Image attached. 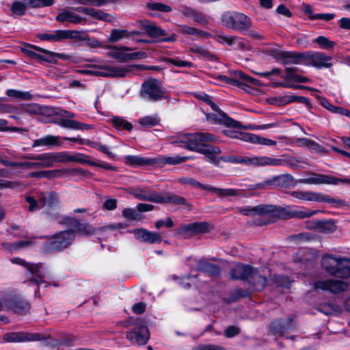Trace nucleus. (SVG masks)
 Here are the masks:
<instances>
[{"mask_svg": "<svg viewBox=\"0 0 350 350\" xmlns=\"http://www.w3.org/2000/svg\"><path fill=\"white\" fill-rule=\"evenodd\" d=\"M216 139V137L209 133H195L180 135L176 142L183 144L185 148L203 154L211 162L216 163V155L221 153L220 148L204 145V142H215Z\"/></svg>", "mask_w": 350, "mask_h": 350, "instance_id": "1", "label": "nucleus"}, {"mask_svg": "<svg viewBox=\"0 0 350 350\" xmlns=\"http://www.w3.org/2000/svg\"><path fill=\"white\" fill-rule=\"evenodd\" d=\"M128 192L137 200L157 204H187L183 197L167 192L158 193L148 187L136 186L129 188Z\"/></svg>", "mask_w": 350, "mask_h": 350, "instance_id": "2", "label": "nucleus"}, {"mask_svg": "<svg viewBox=\"0 0 350 350\" xmlns=\"http://www.w3.org/2000/svg\"><path fill=\"white\" fill-rule=\"evenodd\" d=\"M321 265L332 275L341 278L350 277V258L325 254L322 258Z\"/></svg>", "mask_w": 350, "mask_h": 350, "instance_id": "3", "label": "nucleus"}, {"mask_svg": "<svg viewBox=\"0 0 350 350\" xmlns=\"http://www.w3.org/2000/svg\"><path fill=\"white\" fill-rule=\"evenodd\" d=\"M75 237L72 229L58 232L49 237V241L43 245V251L45 253L62 252L72 244Z\"/></svg>", "mask_w": 350, "mask_h": 350, "instance_id": "4", "label": "nucleus"}, {"mask_svg": "<svg viewBox=\"0 0 350 350\" xmlns=\"http://www.w3.org/2000/svg\"><path fill=\"white\" fill-rule=\"evenodd\" d=\"M94 67L98 70L91 71V73L96 76L103 77H126L130 75L135 67L140 70H149V66L144 65L111 66L109 64H103L94 65Z\"/></svg>", "mask_w": 350, "mask_h": 350, "instance_id": "5", "label": "nucleus"}, {"mask_svg": "<svg viewBox=\"0 0 350 350\" xmlns=\"http://www.w3.org/2000/svg\"><path fill=\"white\" fill-rule=\"evenodd\" d=\"M224 26L239 32L248 31L252 26L250 17L241 12H226L221 18Z\"/></svg>", "mask_w": 350, "mask_h": 350, "instance_id": "6", "label": "nucleus"}, {"mask_svg": "<svg viewBox=\"0 0 350 350\" xmlns=\"http://www.w3.org/2000/svg\"><path fill=\"white\" fill-rule=\"evenodd\" d=\"M165 89L160 81L152 79L142 85L141 96L148 101H159L165 98Z\"/></svg>", "mask_w": 350, "mask_h": 350, "instance_id": "7", "label": "nucleus"}, {"mask_svg": "<svg viewBox=\"0 0 350 350\" xmlns=\"http://www.w3.org/2000/svg\"><path fill=\"white\" fill-rule=\"evenodd\" d=\"M12 263L19 265L27 269V277L31 284H36L38 287L44 282L45 277L42 264H33L26 262L20 258H13L10 260Z\"/></svg>", "mask_w": 350, "mask_h": 350, "instance_id": "8", "label": "nucleus"}, {"mask_svg": "<svg viewBox=\"0 0 350 350\" xmlns=\"http://www.w3.org/2000/svg\"><path fill=\"white\" fill-rule=\"evenodd\" d=\"M38 202L42 204L44 213L49 218L59 217V212L57 208L58 197L56 192L41 193L38 196Z\"/></svg>", "mask_w": 350, "mask_h": 350, "instance_id": "9", "label": "nucleus"}, {"mask_svg": "<svg viewBox=\"0 0 350 350\" xmlns=\"http://www.w3.org/2000/svg\"><path fill=\"white\" fill-rule=\"evenodd\" d=\"M135 325V328L126 334L127 339L132 343L137 345H144L149 338V330L146 325L144 324L140 319H136L131 323Z\"/></svg>", "mask_w": 350, "mask_h": 350, "instance_id": "10", "label": "nucleus"}, {"mask_svg": "<svg viewBox=\"0 0 350 350\" xmlns=\"http://www.w3.org/2000/svg\"><path fill=\"white\" fill-rule=\"evenodd\" d=\"M218 78L223 82L237 86L246 92H249L250 87L247 83L256 84L257 80L250 77L241 71H235L232 77H228L224 75H219Z\"/></svg>", "mask_w": 350, "mask_h": 350, "instance_id": "11", "label": "nucleus"}, {"mask_svg": "<svg viewBox=\"0 0 350 350\" xmlns=\"http://www.w3.org/2000/svg\"><path fill=\"white\" fill-rule=\"evenodd\" d=\"M298 183L308 185H338L339 183H349L350 179L338 178L332 176L322 174H312V176L298 180Z\"/></svg>", "mask_w": 350, "mask_h": 350, "instance_id": "12", "label": "nucleus"}, {"mask_svg": "<svg viewBox=\"0 0 350 350\" xmlns=\"http://www.w3.org/2000/svg\"><path fill=\"white\" fill-rule=\"evenodd\" d=\"M284 211V209L282 207L270 204H260L254 207L240 208L239 211L244 215H263L270 213L278 215Z\"/></svg>", "mask_w": 350, "mask_h": 350, "instance_id": "13", "label": "nucleus"}, {"mask_svg": "<svg viewBox=\"0 0 350 350\" xmlns=\"http://www.w3.org/2000/svg\"><path fill=\"white\" fill-rule=\"evenodd\" d=\"M3 339L8 342H23L44 340L47 337L38 333L10 332L3 335Z\"/></svg>", "mask_w": 350, "mask_h": 350, "instance_id": "14", "label": "nucleus"}, {"mask_svg": "<svg viewBox=\"0 0 350 350\" xmlns=\"http://www.w3.org/2000/svg\"><path fill=\"white\" fill-rule=\"evenodd\" d=\"M206 119L212 123L222 124L230 128H243L245 129H253L251 126H243L241 122L228 117L223 111H219L217 113H208L206 115Z\"/></svg>", "mask_w": 350, "mask_h": 350, "instance_id": "15", "label": "nucleus"}, {"mask_svg": "<svg viewBox=\"0 0 350 350\" xmlns=\"http://www.w3.org/2000/svg\"><path fill=\"white\" fill-rule=\"evenodd\" d=\"M79 32L72 30H55L51 33H42L37 37L42 41L58 42L69 38H78Z\"/></svg>", "mask_w": 350, "mask_h": 350, "instance_id": "16", "label": "nucleus"}, {"mask_svg": "<svg viewBox=\"0 0 350 350\" xmlns=\"http://www.w3.org/2000/svg\"><path fill=\"white\" fill-rule=\"evenodd\" d=\"M314 288L333 293H338L345 291L347 288V284L340 280L329 279L316 282L314 284Z\"/></svg>", "mask_w": 350, "mask_h": 350, "instance_id": "17", "label": "nucleus"}, {"mask_svg": "<svg viewBox=\"0 0 350 350\" xmlns=\"http://www.w3.org/2000/svg\"><path fill=\"white\" fill-rule=\"evenodd\" d=\"M293 176L290 174H282L273 176L263 182L255 185V189H273L277 187H284L286 183L292 181Z\"/></svg>", "mask_w": 350, "mask_h": 350, "instance_id": "18", "label": "nucleus"}, {"mask_svg": "<svg viewBox=\"0 0 350 350\" xmlns=\"http://www.w3.org/2000/svg\"><path fill=\"white\" fill-rule=\"evenodd\" d=\"M267 165L287 166L295 169L299 167V162L295 157L277 159L267 156H262V166Z\"/></svg>", "mask_w": 350, "mask_h": 350, "instance_id": "19", "label": "nucleus"}, {"mask_svg": "<svg viewBox=\"0 0 350 350\" xmlns=\"http://www.w3.org/2000/svg\"><path fill=\"white\" fill-rule=\"evenodd\" d=\"M22 159L36 161V169L51 167L55 163L53 153H42L37 155L27 154L23 156Z\"/></svg>", "mask_w": 350, "mask_h": 350, "instance_id": "20", "label": "nucleus"}, {"mask_svg": "<svg viewBox=\"0 0 350 350\" xmlns=\"http://www.w3.org/2000/svg\"><path fill=\"white\" fill-rule=\"evenodd\" d=\"M225 162L233 163H242L248 166L261 167L262 161V157H237L227 156L221 158Z\"/></svg>", "mask_w": 350, "mask_h": 350, "instance_id": "21", "label": "nucleus"}, {"mask_svg": "<svg viewBox=\"0 0 350 350\" xmlns=\"http://www.w3.org/2000/svg\"><path fill=\"white\" fill-rule=\"evenodd\" d=\"M310 64L318 68H330L332 66V57L320 52L313 53L308 55Z\"/></svg>", "mask_w": 350, "mask_h": 350, "instance_id": "22", "label": "nucleus"}, {"mask_svg": "<svg viewBox=\"0 0 350 350\" xmlns=\"http://www.w3.org/2000/svg\"><path fill=\"white\" fill-rule=\"evenodd\" d=\"M304 54L291 51H280L278 53V59L284 65L299 64L304 59Z\"/></svg>", "mask_w": 350, "mask_h": 350, "instance_id": "23", "label": "nucleus"}, {"mask_svg": "<svg viewBox=\"0 0 350 350\" xmlns=\"http://www.w3.org/2000/svg\"><path fill=\"white\" fill-rule=\"evenodd\" d=\"M253 271L254 269L250 265L239 264L232 269L230 275L234 280H250Z\"/></svg>", "mask_w": 350, "mask_h": 350, "instance_id": "24", "label": "nucleus"}, {"mask_svg": "<svg viewBox=\"0 0 350 350\" xmlns=\"http://www.w3.org/2000/svg\"><path fill=\"white\" fill-rule=\"evenodd\" d=\"M295 327V323L292 319L287 320L281 319L273 322L271 325V331L275 335L282 336L285 332Z\"/></svg>", "mask_w": 350, "mask_h": 350, "instance_id": "25", "label": "nucleus"}, {"mask_svg": "<svg viewBox=\"0 0 350 350\" xmlns=\"http://www.w3.org/2000/svg\"><path fill=\"white\" fill-rule=\"evenodd\" d=\"M58 22L64 23L70 22L74 24H82L85 22V19L75 14L74 12L64 9L59 12L56 16Z\"/></svg>", "mask_w": 350, "mask_h": 350, "instance_id": "26", "label": "nucleus"}, {"mask_svg": "<svg viewBox=\"0 0 350 350\" xmlns=\"http://www.w3.org/2000/svg\"><path fill=\"white\" fill-rule=\"evenodd\" d=\"M55 123L61 127L72 130H90L93 128L91 124L67 118H61L55 121Z\"/></svg>", "mask_w": 350, "mask_h": 350, "instance_id": "27", "label": "nucleus"}, {"mask_svg": "<svg viewBox=\"0 0 350 350\" xmlns=\"http://www.w3.org/2000/svg\"><path fill=\"white\" fill-rule=\"evenodd\" d=\"M139 24L141 27L146 31V33L152 38H159L167 35L165 30L159 28L155 23L151 21L146 20L141 21H139Z\"/></svg>", "mask_w": 350, "mask_h": 350, "instance_id": "28", "label": "nucleus"}, {"mask_svg": "<svg viewBox=\"0 0 350 350\" xmlns=\"http://www.w3.org/2000/svg\"><path fill=\"white\" fill-rule=\"evenodd\" d=\"M124 163L131 166L152 165L156 164L157 160L139 155H126L124 157Z\"/></svg>", "mask_w": 350, "mask_h": 350, "instance_id": "29", "label": "nucleus"}, {"mask_svg": "<svg viewBox=\"0 0 350 350\" xmlns=\"http://www.w3.org/2000/svg\"><path fill=\"white\" fill-rule=\"evenodd\" d=\"M197 270L211 276H218L221 273L220 267L212 264L204 259H200L197 262Z\"/></svg>", "mask_w": 350, "mask_h": 350, "instance_id": "30", "label": "nucleus"}, {"mask_svg": "<svg viewBox=\"0 0 350 350\" xmlns=\"http://www.w3.org/2000/svg\"><path fill=\"white\" fill-rule=\"evenodd\" d=\"M178 31L183 34L195 36L199 38L208 39L213 37V35L207 31L186 25H179Z\"/></svg>", "mask_w": 350, "mask_h": 350, "instance_id": "31", "label": "nucleus"}, {"mask_svg": "<svg viewBox=\"0 0 350 350\" xmlns=\"http://www.w3.org/2000/svg\"><path fill=\"white\" fill-rule=\"evenodd\" d=\"M293 198L311 202H319L321 193L308 191H293L291 192Z\"/></svg>", "mask_w": 350, "mask_h": 350, "instance_id": "32", "label": "nucleus"}, {"mask_svg": "<svg viewBox=\"0 0 350 350\" xmlns=\"http://www.w3.org/2000/svg\"><path fill=\"white\" fill-rule=\"evenodd\" d=\"M208 224L206 222H194L184 226L180 229V232L204 233L208 231Z\"/></svg>", "mask_w": 350, "mask_h": 350, "instance_id": "33", "label": "nucleus"}, {"mask_svg": "<svg viewBox=\"0 0 350 350\" xmlns=\"http://www.w3.org/2000/svg\"><path fill=\"white\" fill-rule=\"evenodd\" d=\"M59 136L54 135H46L44 137L36 139L33 142L32 146H60L61 143L59 141Z\"/></svg>", "mask_w": 350, "mask_h": 350, "instance_id": "34", "label": "nucleus"}, {"mask_svg": "<svg viewBox=\"0 0 350 350\" xmlns=\"http://www.w3.org/2000/svg\"><path fill=\"white\" fill-rule=\"evenodd\" d=\"M81 172V169H59L51 170H44L43 178L51 180L55 178L63 176L64 174L72 173V172Z\"/></svg>", "mask_w": 350, "mask_h": 350, "instance_id": "35", "label": "nucleus"}, {"mask_svg": "<svg viewBox=\"0 0 350 350\" xmlns=\"http://www.w3.org/2000/svg\"><path fill=\"white\" fill-rule=\"evenodd\" d=\"M249 282L253 285L256 291H261L267 284V278L262 276L258 271H253Z\"/></svg>", "mask_w": 350, "mask_h": 350, "instance_id": "36", "label": "nucleus"}, {"mask_svg": "<svg viewBox=\"0 0 350 350\" xmlns=\"http://www.w3.org/2000/svg\"><path fill=\"white\" fill-rule=\"evenodd\" d=\"M207 191H209L216 194L219 198H226L230 196H239L240 191L238 189H234L231 188L223 189L218 188L213 186H208Z\"/></svg>", "mask_w": 350, "mask_h": 350, "instance_id": "37", "label": "nucleus"}, {"mask_svg": "<svg viewBox=\"0 0 350 350\" xmlns=\"http://www.w3.org/2000/svg\"><path fill=\"white\" fill-rule=\"evenodd\" d=\"M22 110L29 115H45L48 109L36 103H29L25 105Z\"/></svg>", "mask_w": 350, "mask_h": 350, "instance_id": "38", "label": "nucleus"}, {"mask_svg": "<svg viewBox=\"0 0 350 350\" xmlns=\"http://www.w3.org/2000/svg\"><path fill=\"white\" fill-rule=\"evenodd\" d=\"M154 159L155 160H157L156 164L159 163V164L176 165V164H179L183 162H185V161H187L188 159H190L191 157L175 155V156L165 157L164 158H154Z\"/></svg>", "mask_w": 350, "mask_h": 350, "instance_id": "39", "label": "nucleus"}, {"mask_svg": "<svg viewBox=\"0 0 350 350\" xmlns=\"http://www.w3.org/2000/svg\"><path fill=\"white\" fill-rule=\"evenodd\" d=\"M297 68L295 67L286 68V74L283 78L286 81H293L298 83H307L310 81L309 79L305 77L300 76L295 73Z\"/></svg>", "mask_w": 350, "mask_h": 350, "instance_id": "40", "label": "nucleus"}, {"mask_svg": "<svg viewBox=\"0 0 350 350\" xmlns=\"http://www.w3.org/2000/svg\"><path fill=\"white\" fill-rule=\"evenodd\" d=\"M318 232L325 234L334 232L336 226L333 220H318Z\"/></svg>", "mask_w": 350, "mask_h": 350, "instance_id": "41", "label": "nucleus"}, {"mask_svg": "<svg viewBox=\"0 0 350 350\" xmlns=\"http://www.w3.org/2000/svg\"><path fill=\"white\" fill-rule=\"evenodd\" d=\"M27 5L28 4L25 0L24 1H15L12 3L10 10L14 16H21L25 14L27 9Z\"/></svg>", "mask_w": 350, "mask_h": 350, "instance_id": "42", "label": "nucleus"}, {"mask_svg": "<svg viewBox=\"0 0 350 350\" xmlns=\"http://www.w3.org/2000/svg\"><path fill=\"white\" fill-rule=\"evenodd\" d=\"M223 133L225 135H226L230 138L239 139L242 141L247 142H250L251 134H252V133H248L237 131H234L232 129L224 130V131H223Z\"/></svg>", "mask_w": 350, "mask_h": 350, "instance_id": "43", "label": "nucleus"}, {"mask_svg": "<svg viewBox=\"0 0 350 350\" xmlns=\"http://www.w3.org/2000/svg\"><path fill=\"white\" fill-rule=\"evenodd\" d=\"M123 51H131L130 47H123L118 49L114 47L113 50L111 52V56L118 59L120 62H126L129 61V53H124Z\"/></svg>", "mask_w": 350, "mask_h": 350, "instance_id": "44", "label": "nucleus"}, {"mask_svg": "<svg viewBox=\"0 0 350 350\" xmlns=\"http://www.w3.org/2000/svg\"><path fill=\"white\" fill-rule=\"evenodd\" d=\"M111 122L118 130H126L130 131L133 129V125L131 123L127 122L122 117H113L111 119Z\"/></svg>", "mask_w": 350, "mask_h": 350, "instance_id": "45", "label": "nucleus"}, {"mask_svg": "<svg viewBox=\"0 0 350 350\" xmlns=\"http://www.w3.org/2000/svg\"><path fill=\"white\" fill-rule=\"evenodd\" d=\"M6 94L9 97L23 100H30L33 98V96L29 92H23L14 89L8 90Z\"/></svg>", "mask_w": 350, "mask_h": 350, "instance_id": "46", "label": "nucleus"}, {"mask_svg": "<svg viewBox=\"0 0 350 350\" xmlns=\"http://www.w3.org/2000/svg\"><path fill=\"white\" fill-rule=\"evenodd\" d=\"M190 51L193 53L200 54L202 55V57L206 58L209 60H211V61H217V57L215 54L211 53L208 50H207L206 49H205L204 47L198 46H193L191 47Z\"/></svg>", "mask_w": 350, "mask_h": 350, "instance_id": "47", "label": "nucleus"}, {"mask_svg": "<svg viewBox=\"0 0 350 350\" xmlns=\"http://www.w3.org/2000/svg\"><path fill=\"white\" fill-rule=\"evenodd\" d=\"M319 202H325L330 204L334 208H339L340 206L347 205V202L343 200L331 198L329 196L321 193Z\"/></svg>", "mask_w": 350, "mask_h": 350, "instance_id": "48", "label": "nucleus"}, {"mask_svg": "<svg viewBox=\"0 0 350 350\" xmlns=\"http://www.w3.org/2000/svg\"><path fill=\"white\" fill-rule=\"evenodd\" d=\"M319 211H310L308 209L299 210V211H293L289 213V217L291 218L295 217L298 219H305L308 217H310L317 213H318Z\"/></svg>", "mask_w": 350, "mask_h": 350, "instance_id": "49", "label": "nucleus"}, {"mask_svg": "<svg viewBox=\"0 0 350 350\" xmlns=\"http://www.w3.org/2000/svg\"><path fill=\"white\" fill-rule=\"evenodd\" d=\"M85 144L90 146L92 148L98 150L99 151L107 155V157L110 159L114 158V154L109 150V148L106 146L102 145L98 142L86 140Z\"/></svg>", "mask_w": 350, "mask_h": 350, "instance_id": "50", "label": "nucleus"}, {"mask_svg": "<svg viewBox=\"0 0 350 350\" xmlns=\"http://www.w3.org/2000/svg\"><path fill=\"white\" fill-rule=\"evenodd\" d=\"M75 228H76L75 230V233L79 232L82 235L88 236L94 233V229L91 225L85 223L81 224L79 221H77Z\"/></svg>", "mask_w": 350, "mask_h": 350, "instance_id": "51", "label": "nucleus"}, {"mask_svg": "<svg viewBox=\"0 0 350 350\" xmlns=\"http://www.w3.org/2000/svg\"><path fill=\"white\" fill-rule=\"evenodd\" d=\"M250 143L252 144H258L261 145H265L269 146H275L277 144L276 141L267 139L265 137H262L259 135L255 134H251Z\"/></svg>", "mask_w": 350, "mask_h": 350, "instance_id": "52", "label": "nucleus"}, {"mask_svg": "<svg viewBox=\"0 0 350 350\" xmlns=\"http://www.w3.org/2000/svg\"><path fill=\"white\" fill-rule=\"evenodd\" d=\"M212 38H214L217 42L222 44H226L228 46H232L235 44L237 40V36H228L224 34L213 36Z\"/></svg>", "mask_w": 350, "mask_h": 350, "instance_id": "53", "label": "nucleus"}, {"mask_svg": "<svg viewBox=\"0 0 350 350\" xmlns=\"http://www.w3.org/2000/svg\"><path fill=\"white\" fill-rule=\"evenodd\" d=\"M160 119L157 116H148L142 118L139 120V123L146 127H152L159 124Z\"/></svg>", "mask_w": 350, "mask_h": 350, "instance_id": "54", "label": "nucleus"}, {"mask_svg": "<svg viewBox=\"0 0 350 350\" xmlns=\"http://www.w3.org/2000/svg\"><path fill=\"white\" fill-rule=\"evenodd\" d=\"M70 162H77L81 164H87L89 165H95V162L90 161L89 157L82 153H75L71 154Z\"/></svg>", "mask_w": 350, "mask_h": 350, "instance_id": "55", "label": "nucleus"}, {"mask_svg": "<svg viewBox=\"0 0 350 350\" xmlns=\"http://www.w3.org/2000/svg\"><path fill=\"white\" fill-rule=\"evenodd\" d=\"M80 4L101 7L105 5L114 3L116 0H76Z\"/></svg>", "mask_w": 350, "mask_h": 350, "instance_id": "56", "label": "nucleus"}, {"mask_svg": "<svg viewBox=\"0 0 350 350\" xmlns=\"http://www.w3.org/2000/svg\"><path fill=\"white\" fill-rule=\"evenodd\" d=\"M129 36V33L126 30L113 29L111 32L109 40L115 42L122 38H128Z\"/></svg>", "mask_w": 350, "mask_h": 350, "instance_id": "57", "label": "nucleus"}, {"mask_svg": "<svg viewBox=\"0 0 350 350\" xmlns=\"http://www.w3.org/2000/svg\"><path fill=\"white\" fill-rule=\"evenodd\" d=\"M314 42L325 49H332L336 45L335 42L331 41L327 38L322 36L317 37Z\"/></svg>", "mask_w": 350, "mask_h": 350, "instance_id": "58", "label": "nucleus"}, {"mask_svg": "<svg viewBox=\"0 0 350 350\" xmlns=\"http://www.w3.org/2000/svg\"><path fill=\"white\" fill-rule=\"evenodd\" d=\"M23 184L20 181H11L4 179H0V189H17L21 188Z\"/></svg>", "mask_w": 350, "mask_h": 350, "instance_id": "59", "label": "nucleus"}, {"mask_svg": "<svg viewBox=\"0 0 350 350\" xmlns=\"http://www.w3.org/2000/svg\"><path fill=\"white\" fill-rule=\"evenodd\" d=\"M180 183L185 185H189L194 188H201L203 190H207L208 185L201 184L193 178L186 177L180 179Z\"/></svg>", "mask_w": 350, "mask_h": 350, "instance_id": "60", "label": "nucleus"}, {"mask_svg": "<svg viewBox=\"0 0 350 350\" xmlns=\"http://www.w3.org/2000/svg\"><path fill=\"white\" fill-rule=\"evenodd\" d=\"M28 5L31 8H41L51 6L54 3V0H25Z\"/></svg>", "mask_w": 350, "mask_h": 350, "instance_id": "61", "label": "nucleus"}, {"mask_svg": "<svg viewBox=\"0 0 350 350\" xmlns=\"http://www.w3.org/2000/svg\"><path fill=\"white\" fill-rule=\"evenodd\" d=\"M92 18H94L98 20L108 21H110L111 16L109 14H107L102 10H96L92 8L90 15Z\"/></svg>", "mask_w": 350, "mask_h": 350, "instance_id": "62", "label": "nucleus"}, {"mask_svg": "<svg viewBox=\"0 0 350 350\" xmlns=\"http://www.w3.org/2000/svg\"><path fill=\"white\" fill-rule=\"evenodd\" d=\"M147 8L152 10H157L162 12H169L172 10L170 6L161 3H148Z\"/></svg>", "mask_w": 350, "mask_h": 350, "instance_id": "63", "label": "nucleus"}, {"mask_svg": "<svg viewBox=\"0 0 350 350\" xmlns=\"http://www.w3.org/2000/svg\"><path fill=\"white\" fill-rule=\"evenodd\" d=\"M161 241L162 237L159 233L148 230L144 242L154 244L160 243Z\"/></svg>", "mask_w": 350, "mask_h": 350, "instance_id": "64", "label": "nucleus"}]
</instances>
